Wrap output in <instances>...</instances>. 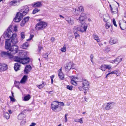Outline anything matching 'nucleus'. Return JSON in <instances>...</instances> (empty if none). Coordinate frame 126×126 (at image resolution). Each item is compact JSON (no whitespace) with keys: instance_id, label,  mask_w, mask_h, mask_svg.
<instances>
[{"instance_id":"393cba45","label":"nucleus","mask_w":126,"mask_h":126,"mask_svg":"<svg viewBox=\"0 0 126 126\" xmlns=\"http://www.w3.org/2000/svg\"><path fill=\"white\" fill-rule=\"evenodd\" d=\"M25 116V115L23 113H20L18 115V119L21 120L24 119Z\"/></svg>"},{"instance_id":"09e8293b","label":"nucleus","mask_w":126,"mask_h":126,"mask_svg":"<svg viewBox=\"0 0 126 126\" xmlns=\"http://www.w3.org/2000/svg\"><path fill=\"white\" fill-rule=\"evenodd\" d=\"M106 69H108L109 70L111 68V66L110 65H106Z\"/></svg>"},{"instance_id":"9b49d317","label":"nucleus","mask_w":126,"mask_h":126,"mask_svg":"<svg viewBox=\"0 0 126 126\" xmlns=\"http://www.w3.org/2000/svg\"><path fill=\"white\" fill-rule=\"evenodd\" d=\"M123 22L121 23L120 22L119 24L120 27L122 30H124L126 28V20L124 19V18L122 19Z\"/></svg>"},{"instance_id":"39448f33","label":"nucleus","mask_w":126,"mask_h":126,"mask_svg":"<svg viewBox=\"0 0 126 126\" xmlns=\"http://www.w3.org/2000/svg\"><path fill=\"white\" fill-rule=\"evenodd\" d=\"M47 25V23L43 21H41L38 23L36 25L35 29L37 30H42L45 28Z\"/></svg>"},{"instance_id":"de8ad7c7","label":"nucleus","mask_w":126,"mask_h":126,"mask_svg":"<svg viewBox=\"0 0 126 126\" xmlns=\"http://www.w3.org/2000/svg\"><path fill=\"white\" fill-rule=\"evenodd\" d=\"M75 121L78 122H79L81 124L82 123H83V121L81 118L80 119H78V121L75 120Z\"/></svg>"},{"instance_id":"2eb2a0df","label":"nucleus","mask_w":126,"mask_h":126,"mask_svg":"<svg viewBox=\"0 0 126 126\" xmlns=\"http://www.w3.org/2000/svg\"><path fill=\"white\" fill-rule=\"evenodd\" d=\"M103 18L104 22H107L110 19V17L109 14H106L103 15Z\"/></svg>"},{"instance_id":"e433bc0d","label":"nucleus","mask_w":126,"mask_h":126,"mask_svg":"<svg viewBox=\"0 0 126 126\" xmlns=\"http://www.w3.org/2000/svg\"><path fill=\"white\" fill-rule=\"evenodd\" d=\"M78 9L79 12H81L84 10L83 7L81 6H79Z\"/></svg>"},{"instance_id":"ddd939ff","label":"nucleus","mask_w":126,"mask_h":126,"mask_svg":"<svg viewBox=\"0 0 126 126\" xmlns=\"http://www.w3.org/2000/svg\"><path fill=\"white\" fill-rule=\"evenodd\" d=\"M30 59L29 57L22 58L21 63L23 64H26L29 63Z\"/></svg>"},{"instance_id":"f257e3e1","label":"nucleus","mask_w":126,"mask_h":126,"mask_svg":"<svg viewBox=\"0 0 126 126\" xmlns=\"http://www.w3.org/2000/svg\"><path fill=\"white\" fill-rule=\"evenodd\" d=\"M12 28V26H10L7 29L6 32H5L3 35L5 39L6 40V41L9 40V44L11 43V47L12 46H15L14 45L16 44L17 42V40L16 33L12 34V32L11 30Z\"/></svg>"},{"instance_id":"c756f323","label":"nucleus","mask_w":126,"mask_h":126,"mask_svg":"<svg viewBox=\"0 0 126 126\" xmlns=\"http://www.w3.org/2000/svg\"><path fill=\"white\" fill-rule=\"evenodd\" d=\"M4 116L7 119H9L10 118V115L7 112H4L3 113Z\"/></svg>"},{"instance_id":"864d4df0","label":"nucleus","mask_w":126,"mask_h":126,"mask_svg":"<svg viewBox=\"0 0 126 126\" xmlns=\"http://www.w3.org/2000/svg\"><path fill=\"white\" fill-rule=\"evenodd\" d=\"M110 50V48L109 47H107L105 49V51L106 52H108Z\"/></svg>"},{"instance_id":"c85d7f7f","label":"nucleus","mask_w":126,"mask_h":126,"mask_svg":"<svg viewBox=\"0 0 126 126\" xmlns=\"http://www.w3.org/2000/svg\"><path fill=\"white\" fill-rule=\"evenodd\" d=\"M23 16V14L20 12H18L17 13L16 16L17 17L20 19H21L23 18V16Z\"/></svg>"},{"instance_id":"0e129e2a","label":"nucleus","mask_w":126,"mask_h":126,"mask_svg":"<svg viewBox=\"0 0 126 126\" xmlns=\"http://www.w3.org/2000/svg\"><path fill=\"white\" fill-rule=\"evenodd\" d=\"M93 56H90V58H91V60L92 63H93Z\"/></svg>"},{"instance_id":"bb28decb","label":"nucleus","mask_w":126,"mask_h":126,"mask_svg":"<svg viewBox=\"0 0 126 126\" xmlns=\"http://www.w3.org/2000/svg\"><path fill=\"white\" fill-rule=\"evenodd\" d=\"M31 97L30 95L29 94H28L25 96L23 100L24 101H28L30 99Z\"/></svg>"},{"instance_id":"37998d69","label":"nucleus","mask_w":126,"mask_h":126,"mask_svg":"<svg viewBox=\"0 0 126 126\" xmlns=\"http://www.w3.org/2000/svg\"><path fill=\"white\" fill-rule=\"evenodd\" d=\"M37 87L39 89H41L44 86V84L43 83L42 84L37 86Z\"/></svg>"},{"instance_id":"052dcab7","label":"nucleus","mask_w":126,"mask_h":126,"mask_svg":"<svg viewBox=\"0 0 126 126\" xmlns=\"http://www.w3.org/2000/svg\"><path fill=\"white\" fill-rule=\"evenodd\" d=\"M36 124L34 123H32L29 126H35Z\"/></svg>"},{"instance_id":"6e6552de","label":"nucleus","mask_w":126,"mask_h":126,"mask_svg":"<svg viewBox=\"0 0 126 126\" xmlns=\"http://www.w3.org/2000/svg\"><path fill=\"white\" fill-rule=\"evenodd\" d=\"M29 10V8L27 6L22 7L19 10L20 12L23 14V16H25L28 12Z\"/></svg>"},{"instance_id":"c03bdc74","label":"nucleus","mask_w":126,"mask_h":126,"mask_svg":"<svg viewBox=\"0 0 126 126\" xmlns=\"http://www.w3.org/2000/svg\"><path fill=\"white\" fill-rule=\"evenodd\" d=\"M68 115V114L67 113H66L65 115V117L64 121L65 122H66L67 121V116Z\"/></svg>"},{"instance_id":"7c9ffc66","label":"nucleus","mask_w":126,"mask_h":126,"mask_svg":"<svg viewBox=\"0 0 126 126\" xmlns=\"http://www.w3.org/2000/svg\"><path fill=\"white\" fill-rule=\"evenodd\" d=\"M84 91V92L85 94H86V93L88 90L89 87V86H86L84 87H82Z\"/></svg>"},{"instance_id":"680f3d73","label":"nucleus","mask_w":126,"mask_h":126,"mask_svg":"<svg viewBox=\"0 0 126 126\" xmlns=\"http://www.w3.org/2000/svg\"><path fill=\"white\" fill-rule=\"evenodd\" d=\"M71 78H72L71 79H74V80L76 79L77 78L76 77H75L73 76H72Z\"/></svg>"},{"instance_id":"2f4dec72","label":"nucleus","mask_w":126,"mask_h":126,"mask_svg":"<svg viewBox=\"0 0 126 126\" xmlns=\"http://www.w3.org/2000/svg\"><path fill=\"white\" fill-rule=\"evenodd\" d=\"M93 37H94V39L97 41V42H100V39L97 35L95 34L93 35Z\"/></svg>"},{"instance_id":"aec40b11","label":"nucleus","mask_w":126,"mask_h":126,"mask_svg":"<svg viewBox=\"0 0 126 126\" xmlns=\"http://www.w3.org/2000/svg\"><path fill=\"white\" fill-rule=\"evenodd\" d=\"M118 42L117 39L116 38H111L110 40V43L111 45L116 43Z\"/></svg>"},{"instance_id":"4468645a","label":"nucleus","mask_w":126,"mask_h":126,"mask_svg":"<svg viewBox=\"0 0 126 126\" xmlns=\"http://www.w3.org/2000/svg\"><path fill=\"white\" fill-rule=\"evenodd\" d=\"M29 17H25L21 22L20 26L22 27L24 26L25 24L29 20Z\"/></svg>"},{"instance_id":"412c9836","label":"nucleus","mask_w":126,"mask_h":126,"mask_svg":"<svg viewBox=\"0 0 126 126\" xmlns=\"http://www.w3.org/2000/svg\"><path fill=\"white\" fill-rule=\"evenodd\" d=\"M18 0H14L10 2L9 3V4L11 6H16L17 5V4L18 3Z\"/></svg>"},{"instance_id":"58836bf2","label":"nucleus","mask_w":126,"mask_h":126,"mask_svg":"<svg viewBox=\"0 0 126 126\" xmlns=\"http://www.w3.org/2000/svg\"><path fill=\"white\" fill-rule=\"evenodd\" d=\"M40 11V10L36 8L33 10L32 13L33 14L37 13Z\"/></svg>"},{"instance_id":"473e14b6","label":"nucleus","mask_w":126,"mask_h":126,"mask_svg":"<svg viewBox=\"0 0 126 126\" xmlns=\"http://www.w3.org/2000/svg\"><path fill=\"white\" fill-rule=\"evenodd\" d=\"M122 59L121 58L119 57L118 58H116L114 60V62L115 63H116L117 62H118L117 64L119 63H120V62L122 61Z\"/></svg>"},{"instance_id":"603ef678","label":"nucleus","mask_w":126,"mask_h":126,"mask_svg":"<svg viewBox=\"0 0 126 126\" xmlns=\"http://www.w3.org/2000/svg\"><path fill=\"white\" fill-rule=\"evenodd\" d=\"M112 21L113 24L114 26L115 27H117V25L116 23V22L115 21V20L114 18H113L112 20Z\"/></svg>"},{"instance_id":"49530a36","label":"nucleus","mask_w":126,"mask_h":126,"mask_svg":"<svg viewBox=\"0 0 126 126\" xmlns=\"http://www.w3.org/2000/svg\"><path fill=\"white\" fill-rule=\"evenodd\" d=\"M66 47L65 46H64L63 48H61V51L63 52H65L66 51Z\"/></svg>"},{"instance_id":"b1692460","label":"nucleus","mask_w":126,"mask_h":126,"mask_svg":"<svg viewBox=\"0 0 126 126\" xmlns=\"http://www.w3.org/2000/svg\"><path fill=\"white\" fill-rule=\"evenodd\" d=\"M7 68V65L5 64H1V71H2L6 70Z\"/></svg>"},{"instance_id":"e2e57ef3","label":"nucleus","mask_w":126,"mask_h":126,"mask_svg":"<svg viewBox=\"0 0 126 126\" xmlns=\"http://www.w3.org/2000/svg\"><path fill=\"white\" fill-rule=\"evenodd\" d=\"M82 88H82V87H81V86H79V87L78 89H79V90L80 91H81L82 90Z\"/></svg>"},{"instance_id":"13d9d810","label":"nucleus","mask_w":126,"mask_h":126,"mask_svg":"<svg viewBox=\"0 0 126 126\" xmlns=\"http://www.w3.org/2000/svg\"><path fill=\"white\" fill-rule=\"evenodd\" d=\"M73 38V37L71 35L70 36L68 37V39L70 41H71Z\"/></svg>"},{"instance_id":"a18cd8bd","label":"nucleus","mask_w":126,"mask_h":126,"mask_svg":"<svg viewBox=\"0 0 126 126\" xmlns=\"http://www.w3.org/2000/svg\"><path fill=\"white\" fill-rule=\"evenodd\" d=\"M73 87L72 86H70L69 85H67V88L69 90H72V89Z\"/></svg>"},{"instance_id":"4c0bfd02","label":"nucleus","mask_w":126,"mask_h":126,"mask_svg":"<svg viewBox=\"0 0 126 126\" xmlns=\"http://www.w3.org/2000/svg\"><path fill=\"white\" fill-rule=\"evenodd\" d=\"M74 11L75 12V14L77 16L78 15L80 14V13L78 9H74Z\"/></svg>"},{"instance_id":"c9c22d12","label":"nucleus","mask_w":126,"mask_h":126,"mask_svg":"<svg viewBox=\"0 0 126 126\" xmlns=\"http://www.w3.org/2000/svg\"><path fill=\"white\" fill-rule=\"evenodd\" d=\"M100 69L102 71H105L106 70V65H103L101 66Z\"/></svg>"},{"instance_id":"20e7f679","label":"nucleus","mask_w":126,"mask_h":126,"mask_svg":"<svg viewBox=\"0 0 126 126\" xmlns=\"http://www.w3.org/2000/svg\"><path fill=\"white\" fill-rule=\"evenodd\" d=\"M59 103V102L57 101H54L52 102L51 108L53 111H56L57 109H59L60 110H62V108L61 107V105Z\"/></svg>"},{"instance_id":"4be33fe9","label":"nucleus","mask_w":126,"mask_h":126,"mask_svg":"<svg viewBox=\"0 0 126 126\" xmlns=\"http://www.w3.org/2000/svg\"><path fill=\"white\" fill-rule=\"evenodd\" d=\"M42 5L41 2L38 1L34 3L33 6L34 7H40Z\"/></svg>"},{"instance_id":"338daca9","label":"nucleus","mask_w":126,"mask_h":126,"mask_svg":"<svg viewBox=\"0 0 126 126\" xmlns=\"http://www.w3.org/2000/svg\"><path fill=\"white\" fill-rule=\"evenodd\" d=\"M25 121H21V124H25Z\"/></svg>"},{"instance_id":"423d86ee","label":"nucleus","mask_w":126,"mask_h":126,"mask_svg":"<svg viewBox=\"0 0 126 126\" xmlns=\"http://www.w3.org/2000/svg\"><path fill=\"white\" fill-rule=\"evenodd\" d=\"M7 59H8L11 60H14V61L21 63L22 58L20 57V56H6Z\"/></svg>"},{"instance_id":"72a5a7b5","label":"nucleus","mask_w":126,"mask_h":126,"mask_svg":"<svg viewBox=\"0 0 126 126\" xmlns=\"http://www.w3.org/2000/svg\"><path fill=\"white\" fill-rule=\"evenodd\" d=\"M105 24V28L107 29H108L111 26V24L109 22H106Z\"/></svg>"},{"instance_id":"f3484780","label":"nucleus","mask_w":126,"mask_h":126,"mask_svg":"<svg viewBox=\"0 0 126 126\" xmlns=\"http://www.w3.org/2000/svg\"><path fill=\"white\" fill-rule=\"evenodd\" d=\"M82 87L89 86V83L88 81L85 79H83L82 82Z\"/></svg>"},{"instance_id":"1a4fd4ad","label":"nucleus","mask_w":126,"mask_h":126,"mask_svg":"<svg viewBox=\"0 0 126 126\" xmlns=\"http://www.w3.org/2000/svg\"><path fill=\"white\" fill-rule=\"evenodd\" d=\"M115 103L113 102L106 103L104 104L105 108L107 110L112 109L114 106Z\"/></svg>"},{"instance_id":"6ab92c4d","label":"nucleus","mask_w":126,"mask_h":126,"mask_svg":"<svg viewBox=\"0 0 126 126\" xmlns=\"http://www.w3.org/2000/svg\"><path fill=\"white\" fill-rule=\"evenodd\" d=\"M20 66V63H16L15 64V65L14 67V68L16 71H17L19 70V68Z\"/></svg>"},{"instance_id":"774afa93","label":"nucleus","mask_w":126,"mask_h":126,"mask_svg":"<svg viewBox=\"0 0 126 126\" xmlns=\"http://www.w3.org/2000/svg\"><path fill=\"white\" fill-rule=\"evenodd\" d=\"M60 103L61 104V105H62V106H64V104L63 102H61Z\"/></svg>"},{"instance_id":"a19ab883","label":"nucleus","mask_w":126,"mask_h":126,"mask_svg":"<svg viewBox=\"0 0 126 126\" xmlns=\"http://www.w3.org/2000/svg\"><path fill=\"white\" fill-rule=\"evenodd\" d=\"M74 34L75 39H77L78 38H79L80 37V35L77 32H75Z\"/></svg>"},{"instance_id":"f03ea898","label":"nucleus","mask_w":126,"mask_h":126,"mask_svg":"<svg viewBox=\"0 0 126 126\" xmlns=\"http://www.w3.org/2000/svg\"><path fill=\"white\" fill-rule=\"evenodd\" d=\"M9 40L6 41H5V48L6 49H9V51L7 52L5 51L2 52L1 54L3 55H12V54H15L17 52L18 50V47L17 46H13L11 47V43L9 44Z\"/></svg>"},{"instance_id":"f8f14e48","label":"nucleus","mask_w":126,"mask_h":126,"mask_svg":"<svg viewBox=\"0 0 126 126\" xmlns=\"http://www.w3.org/2000/svg\"><path fill=\"white\" fill-rule=\"evenodd\" d=\"M86 18L85 14L84 13L81 14L80 17L77 19V20L79 21V22L81 23L83 22Z\"/></svg>"},{"instance_id":"6e6d98bb","label":"nucleus","mask_w":126,"mask_h":126,"mask_svg":"<svg viewBox=\"0 0 126 126\" xmlns=\"http://www.w3.org/2000/svg\"><path fill=\"white\" fill-rule=\"evenodd\" d=\"M117 71H112L110 73V74H117Z\"/></svg>"},{"instance_id":"5701e85b","label":"nucleus","mask_w":126,"mask_h":126,"mask_svg":"<svg viewBox=\"0 0 126 126\" xmlns=\"http://www.w3.org/2000/svg\"><path fill=\"white\" fill-rule=\"evenodd\" d=\"M66 20L69 24L72 25L74 23V21L73 19L69 17L68 19H66Z\"/></svg>"},{"instance_id":"bf43d9fd","label":"nucleus","mask_w":126,"mask_h":126,"mask_svg":"<svg viewBox=\"0 0 126 126\" xmlns=\"http://www.w3.org/2000/svg\"><path fill=\"white\" fill-rule=\"evenodd\" d=\"M124 18L125 20H126V13H125L124 15V17H123V19Z\"/></svg>"},{"instance_id":"5fc2aeb1","label":"nucleus","mask_w":126,"mask_h":126,"mask_svg":"<svg viewBox=\"0 0 126 126\" xmlns=\"http://www.w3.org/2000/svg\"><path fill=\"white\" fill-rule=\"evenodd\" d=\"M9 98H10L11 100V101L13 102H14L15 101V99L13 98L14 97H12L11 96H9Z\"/></svg>"},{"instance_id":"7ed1b4c3","label":"nucleus","mask_w":126,"mask_h":126,"mask_svg":"<svg viewBox=\"0 0 126 126\" xmlns=\"http://www.w3.org/2000/svg\"><path fill=\"white\" fill-rule=\"evenodd\" d=\"M87 27V24L86 23L83 22L81 23V24L79 26H75L73 29L74 30H76L77 31L83 33L86 32Z\"/></svg>"},{"instance_id":"a211bd4d","label":"nucleus","mask_w":126,"mask_h":126,"mask_svg":"<svg viewBox=\"0 0 126 126\" xmlns=\"http://www.w3.org/2000/svg\"><path fill=\"white\" fill-rule=\"evenodd\" d=\"M58 76L61 79H63L64 78V76L63 73L62 72L61 69L58 70Z\"/></svg>"},{"instance_id":"3c124183","label":"nucleus","mask_w":126,"mask_h":126,"mask_svg":"<svg viewBox=\"0 0 126 126\" xmlns=\"http://www.w3.org/2000/svg\"><path fill=\"white\" fill-rule=\"evenodd\" d=\"M43 47L41 46H38V52H40L41 50L42 49Z\"/></svg>"},{"instance_id":"79ce46f5","label":"nucleus","mask_w":126,"mask_h":126,"mask_svg":"<svg viewBox=\"0 0 126 126\" xmlns=\"http://www.w3.org/2000/svg\"><path fill=\"white\" fill-rule=\"evenodd\" d=\"M21 19H20V18L16 16L15 18L14 19V20L16 22H19Z\"/></svg>"},{"instance_id":"69168bd1","label":"nucleus","mask_w":126,"mask_h":126,"mask_svg":"<svg viewBox=\"0 0 126 126\" xmlns=\"http://www.w3.org/2000/svg\"><path fill=\"white\" fill-rule=\"evenodd\" d=\"M51 40L52 41V42H53L54 41V40H55V38H53V37H52L51 38Z\"/></svg>"},{"instance_id":"9d476101","label":"nucleus","mask_w":126,"mask_h":126,"mask_svg":"<svg viewBox=\"0 0 126 126\" xmlns=\"http://www.w3.org/2000/svg\"><path fill=\"white\" fill-rule=\"evenodd\" d=\"M109 6L110 8L111 13L112 14H113L118 13V8L117 7L115 6H113L112 7L110 4V5Z\"/></svg>"},{"instance_id":"8fccbe9b","label":"nucleus","mask_w":126,"mask_h":126,"mask_svg":"<svg viewBox=\"0 0 126 126\" xmlns=\"http://www.w3.org/2000/svg\"><path fill=\"white\" fill-rule=\"evenodd\" d=\"M34 36L33 35L30 34L29 38L27 39V41H29L31 40L34 37Z\"/></svg>"},{"instance_id":"dca6fc26","label":"nucleus","mask_w":126,"mask_h":126,"mask_svg":"<svg viewBox=\"0 0 126 126\" xmlns=\"http://www.w3.org/2000/svg\"><path fill=\"white\" fill-rule=\"evenodd\" d=\"M32 69L31 66L30 65H27L25 67V69L24 70V72L25 74H27Z\"/></svg>"},{"instance_id":"4d7b16f0","label":"nucleus","mask_w":126,"mask_h":126,"mask_svg":"<svg viewBox=\"0 0 126 126\" xmlns=\"http://www.w3.org/2000/svg\"><path fill=\"white\" fill-rule=\"evenodd\" d=\"M17 30V27L16 26H15L14 27V31L15 32H16Z\"/></svg>"},{"instance_id":"ea45409f","label":"nucleus","mask_w":126,"mask_h":126,"mask_svg":"<svg viewBox=\"0 0 126 126\" xmlns=\"http://www.w3.org/2000/svg\"><path fill=\"white\" fill-rule=\"evenodd\" d=\"M71 84L75 86L77 85V83L74 80V79H71Z\"/></svg>"},{"instance_id":"cd10ccee","label":"nucleus","mask_w":126,"mask_h":126,"mask_svg":"<svg viewBox=\"0 0 126 126\" xmlns=\"http://www.w3.org/2000/svg\"><path fill=\"white\" fill-rule=\"evenodd\" d=\"M29 46V44L27 42H26L24 43L22 46L21 47L23 49H26Z\"/></svg>"},{"instance_id":"f704fd0d","label":"nucleus","mask_w":126,"mask_h":126,"mask_svg":"<svg viewBox=\"0 0 126 126\" xmlns=\"http://www.w3.org/2000/svg\"><path fill=\"white\" fill-rule=\"evenodd\" d=\"M21 40H22L25 38V33L24 32H22L20 33Z\"/></svg>"},{"instance_id":"0eeeda50","label":"nucleus","mask_w":126,"mask_h":126,"mask_svg":"<svg viewBox=\"0 0 126 126\" xmlns=\"http://www.w3.org/2000/svg\"><path fill=\"white\" fill-rule=\"evenodd\" d=\"M74 64L73 63L69 62L68 63L66 64L65 65V71L68 72L70 69H73L75 68L74 67Z\"/></svg>"},{"instance_id":"a878e982","label":"nucleus","mask_w":126,"mask_h":126,"mask_svg":"<svg viewBox=\"0 0 126 126\" xmlns=\"http://www.w3.org/2000/svg\"><path fill=\"white\" fill-rule=\"evenodd\" d=\"M27 79V76L26 75H24L20 81V83H24L26 81Z\"/></svg>"}]
</instances>
